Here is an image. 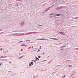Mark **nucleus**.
<instances>
[{
  "label": "nucleus",
  "instance_id": "obj_1",
  "mask_svg": "<svg viewBox=\"0 0 78 78\" xmlns=\"http://www.w3.org/2000/svg\"><path fill=\"white\" fill-rule=\"evenodd\" d=\"M31 33L30 32L29 33H27V34L22 33L21 34V35L22 36H26V35H28V34H30Z\"/></svg>",
  "mask_w": 78,
  "mask_h": 78
},
{
  "label": "nucleus",
  "instance_id": "obj_2",
  "mask_svg": "<svg viewBox=\"0 0 78 78\" xmlns=\"http://www.w3.org/2000/svg\"><path fill=\"white\" fill-rule=\"evenodd\" d=\"M23 22H22V21L21 23L20 24V26H21V27H24V24L25 23V20H23Z\"/></svg>",
  "mask_w": 78,
  "mask_h": 78
},
{
  "label": "nucleus",
  "instance_id": "obj_3",
  "mask_svg": "<svg viewBox=\"0 0 78 78\" xmlns=\"http://www.w3.org/2000/svg\"><path fill=\"white\" fill-rule=\"evenodd\" d=\"M49 16H52V17H55V14L54 13H52L49 14Z\"/></svg>",
  "mask_w": 78,
  "mask_h": 78
},
{
  "label": "nucleus",
  "instance_id": "obj_4",
  "mask_svg": "<svg viewBox=\"0 0 78 78\" xmlns=\"http://www.w3.org/2000/svg\"><path fill=\"white\" fill-rule=\"evenodd\" d=\"M58 34H62V35H64L65 34H64V33L63 32H58Z\"/></svg>",
  "mask_w": 78,
  "mask_h": 78
},
{
  "label": "nucleus",
  "instance_id": "obj_5",
  "mask_svg": "<svg viewBox=\"0 0 78 78\" xmlns=\"http://www.w3.org/2000/svg\"><path fill=\"white\" fill-rule=\"evenodd\" d=\"M49 39H52L53 40H58V39L57 38H53L49 37Z\"/></svg>",
  "mask_w": 78,
  "mask_h": 78
},
{
  "label": "nucleus",
  "instance_id": "obj_6",
  "mask_svg": "<svg viewBox=\"0 0 78 78\" xmlns=\"http://www.w3.org/2000/svg\"><path fill=\"white\" fill-rule=\"evenodd\" d=\"M60 15H61V14H59V13H58L57 14H55V17L56 16H59Z\"/></svg>",
  "mask_w": 78,
  "mask_h": 78
},
{
  "label": "nucleus",
  "instance_id": "obj_7",
  "mask_svg": "<svg viewBox=\"0 0 78 78\" xmlns=\"http://www.w3.org/2000/svg\"><path fill=\"white\" fill-rule=\"evenodd\" d=\"M35 58H36V59L37 60V61L39 60V58H38L36 56L35 57Z\"/></svg>",
  "mask_w": 78,
  "mask_h": 78
},
{
  "label": "nucleus",
  "instance_id": "obj_8",
  "mask_svg": "<svg viewBox=\"0 0 78 78\" xmlns=\"http://www.w3.org/2000/svg\"><path fill=\"white\" fill-rule=\"evenodd\" d=\"M75 14L78 15V10H76L75 12Z\"/></svg>",
  "mask_w": 78,
  "mask_h": 78
},
{
  "label": "nucleus",
  "instance_id": "obj_9",
  "mask_svg": "<svg viewBox=\"0 0 78 78\" xmlns=\"http://www.w3.org/2000/svg\"><path fill=\"white\" fill-rule=\"evenodd\" d=\"M30 63L32 66L33 65V64H34V62H31Z\"/></svg>",
  "mask_w": 78,
  "mask_h": 78
},
{
  "label": "nucleus",
  "instance_id": "obj_10",
  "mask_svg": "<svg viewBox=\"0 0 78 78\" xmlns=\"http://www.w3.org/2000/svg\"><path fill=\"white\" fill-rule=\"evenodd\" d=\"M47 11H48V10H44V11H43V13H44V12H46Z\"/></svg>",
  "mask_w": 78,
  "mask_h": 78
},
{
  "label": "nucleus",
  "instance_id": "obj_11",
  "mask_svg": "<svg viewBox=\"0 0 78 78\" xmlns=\"http://www.w3.org/2000/svg\"><path fill=\"white\" fill-rule=\"evenodd\" d=\"M41 40H47V39L44 38H42L41 39Z\"/></svg>",
  "mask_w": 78,
  "mask_h": 78
},
{
  "label": "nucleus",
  "instance_id": "obj_12",
  "mask_svg": "<svg viewBox=\"0 0 78 78\" xmlns=\"http://www.w3.org/2000/svg\"><path fill=\"white\" fill-rule=\"evenodd\" d=\"M26 42H30V40H26Z\"/></svg>",
  "mask_w": 78,
  "mask_h": 78
},
{
  "label": "nucleus",
  "instance_id": "obj_13",
  "mask_svg": "<svg viewBox=\"0 0 78 78\" xmlns=\"http://www.w3.org/2000/svg\"><path fill=\"white\" fill-rule=\"evenodd\" d=\"M41 49V48H39L38 50L37 51V53H38V52H39V51H41V50H40V49Z\"/></svg>",
  "mask_w": 78,
  "mask_h": 78
},
{
  "label": "nucleus",
  "instance_id": "obj_14",
  "mask_svg": "<svg viewBox=\"0 0 78 78\" xmlns=\"http://www.w3.org/2000/svg\"><path fill=\"white\" fill-rule=\"evenodd\" d=\"M34 61V62H36V60H32L31 61Z\"/></svg>",
  "mask_w": 78,
  "mask_h": 78
},
{
  "label": "nucleus",
  "instance_id": "obj_15",
  "mask_svg": "<svg viewBox=\"0 0 78 78\" xmlns=\"http://www.w3.org/2000/svg\"><path fill=\"white\" fill-rule=\"evenodd\" d=\"M31 66V63H29V67H30V66Z\"/></svg>",
  "mask_w": 78,
  "mask_h": 78
},
{
  "label": "nucleus",
  "instance_id": "obj_16",
  "mask_svg": "<svg viewBox=\"0 0 78 78\" xmlns=\"http://www.w3.org/2000/svg\"><path fill=\"white\" fill-rule=\"evenodd\" d=\"M38 26H40V27H43V26H42V25H41V24H38Z\"/></svg>",
  "mask_w": 78,
  "mask_h": 78
},
{
  "label": "nucleus",
  "instance_id": "obj_17",
  "mask_svg": "<svg viewBox=\"0 0 78 78\" xmlns=\"http://www.w3.org/2000/svg\"><path fill=\"white\" fill-rule=\"evenodd\" d=\"M41 56L40 55L38 56V58H41Z\"/></svg>",
  "mask_w": 78,
  "mask_h": 78
},
{
  "label": "nucleus",
  "instance_id": "obj_18",
  "mask_svg": "<svg viewBox=\"0 0 78 78\" xmlns=\"http://www.w3.org/2000/svg\"><path fill=\"white\" fill-rule=\"evenodd\" d=\"M19 42V43H21V42H23V41H20Z\"/></svg>",
  "mask_w": 78,
  "mask_h": 78
},
{
  "label": "nucleus",
  "instance_id": "obj_19",
  "mask_svg": "<svg viewBox=\"0 0 78 78\" xmlns=\"http://www.w3.org/2000/svg\"><path fill=\"white\" fill-rule=\"evenodd\" d=\"M69 67H72V65H69Z\"/></svg>",
  "mask_w": 78,
  "mask_h": 78
},
{
  "label": "nucleus",
  "instance_id": "obj_20",
  "mask_svg": "<svg viewBox=\"0 0 78 78\" xmlns=\"http://www.w3.org/2000/svg\"><path fill=\"white\" fill-rule=\"evenodd\" d=\"M25 46V44H23L21 45V46Z\"/></svg>",
  "mask_w": 78,
  "mask_h": 78
},
{
  "label": "nucleus",
  "instance_id": "obj_21",
  "mask_svg": "<svg viewBox=\"0 0 78 78\" xmlns=\"http://www.w3.org/2000/svg\"><path fill=\"white\" fill-rule=\"evenodd\" d=\"M24 56V55H23V56H20V58L21 59V58H23V57Z\"/></svg>",
  "mask_w": 78,
  "mask_h": 78
},
{
  "label": "nucleus",
  "instance_id": "obj_22",
  "mask_svg": "<svg viewBox=\"0 0 78 78\" xmlns=\"http://www.w3.org/2000/svg\"><path fill=\"white\" fill-rule=\"evenodd\" d=\"M65 77H66V75H65L64 76H62V78H65Z\"/></svg>",
  "mask_w": 78,
  "mask_h": 78
},
{
  "label": "nucleus",
  "instance_id": "obj_23",
  "mask_svg": "<svg viewBox=\"0 0 78 78\" xmlns=\"http://www.w3.org/2000/svg\"><path fill=\"white\" fill-rule=\"evenodd\" d=\"M74 19H78V16L77 17L75 18Z\"/></svg>",
  "mask_w": 78,
  "mask_h": 78
},
{
  "label": "nucleus",
  "instance_id": "obj_24",
  "mask_svg": "<svg viewBox=\"0 0 78 78\" xmlns=\"http://www.w3.org/2000/svg\"><path fill=\"white\" fill-rule=\"evenodd\" d=\"M4 32H1V33H0V34H3V33Z\"/></svg>",
  "mask_w": 78,
  "mask_h": 78
},
{
  "label": "nucleus",
  "instance_id": "obj_25",
  "mask_svg": "<svg viewBox=\"0 0 78 78\" xmlns=\"http://www.w3.org/2000/svg\"><path fill=\"white\" fill-rule=\"evenodd\" d=\"M0 50L1 51H3V49H2V48H1Z\"/></svg>",
  "mask_w": 78,
  "mask_h": 78
},
{
  "label": "nucleus",
  "instance_id": "obj_26",
  "mask_svg": "<svg viewBox=\"0 0 78 78\" xmlns=\"http://www.w3.org/2000/svg\"><path fill=\"white\" fill-rule=\"evenodd\" d=\"M50 9V7H49V8L47 9V10H49Z\"/></svg>",
  "mask_w": 78,
  "mask_h": 78
},
{
  "label": "nucleus",
  "instance_id": "obj_27",
  "mask_svg": "<svg viewBox=\"0 0 78 78\" xmlns=\"http://www.w3.org/2000/svg\"><path fill=\"white\" fill-rule=\"evenodd\" d=\"M60 8H61V7H59L57 8V9H60Z\"/></svg>",
  "mask_w": 78,
  "mask_h": 78
},
{
  "label": "nucleus",
  "instance_id": "obj_28",
  "mask_svg": "<svg viewBox=\"0 0 78 78\" xmlns=\"http://www.w3.org/2000/svg\"><path fill=\"white\" fill-rule=\"evenodd\" d=\"M24 47H27V45L25 44H24Z\"/></svg>",
  "mask_w": 78,
  "mask_h": 78
},
{
  "label": "nucleus",
  "instance_id": "obj_29",
  "mask_svg": "<svg viewBox=\"0 0 78 78\" xmlns=\"http://www.w3.org/2000/svg\"><path fill=\"white\" fill-rule=\"evenodd\" d=\"M40 49H41V48H42V46H40Z\"/></svg>",
  "mask_w": 78,
  "mask_h": 78
},
{
  "label": "nucleus",
  "instance_id": "obj_30",
  "mask_svg": "<svg viewBox=\"0 0 78 78\" xmlns=\"http://www.w3.org/2000/svg\"><path fill=\"white\" fill-rule=\"evenodd\" d=\"M18 59H21L20 58V57L18 58Z\"/></svg>",
  "mask_w": 78,
  "mask_h": 78
},
{
  "label": "nucleus",
  "instance_id": "obj_31",
  "mask_svg": "<svg viewBox=\"0 0 78 78\" xmlns=\"http://www.w3.org/2000/svg\"><path fill=\"white\" fill-rule=\"evenodd\" d=\"M38 76H35L34 77V78H36V77H37Z\"/></svg>",
  "mask_w": 78,
  "mask_h": 78
},
{
  "label": "nucleus",
  "instance_id": "obj_32",
  "mask_svg": "<svg viewBox=\"0 0 78 78\" xmlns=\"http://www.w3.org/2000/svg\"><path fill=\"white\" fill-rule=\"evenodd\" d=\"M50 62H51V61H50L48 63H49V64H50Z\"/></svg>",
  "mask_w": 78,
  "mask_h": 78
},
{
  "label": "nucleus",
  "instance_id": "obj_33",
  "mask_svg": "<svg viewBox=\"0 0 78 78\" xmlns=\"http://www.w3.org/2000/svg\"><path fill=\"white\" fill-rule=\"evenodd\" d=\"M3 30V29H0V31H2Z\"/></svg>",
  "mask_w": 78,
  "mask_h": 78
},
{
  "label": "nucleus",
  "instance_id": "obj_34",
  "mask_svg": "<svg viewBox=\"0 0 78 78\" xmlns=\"http://www.w3.org/2000/svg\"><path fill=\"white\" fill-rule=\"evenodd\" d=\"M42 54L44 55H45V53H44V52H43Z\"/></svg>",
  "mask_w": 78,
  "mask_h": 78
},
{
  "label": "nucleus",
  "instance_id": "obj_35",
  "mask_svg": "<svg viewBox=\"0 0 78 78\" xmlns=\"http://www.w3.org/2000/svg\"><path fill=\"white\" fill-rule=\"evenodd\" d=\"M1 57H2V58H4V57L3 56H1Z\"/></svg>",
  "mask_w": 78,
  "mask_h": 78
},
{
  "label": "nucleus",
  "instance_id": "obj_36",
  "mask_svg": "<svg viewBox=\"0 0 78 78\" xmlns=\"http://www.w3.org/2000/svg\"><path fill=\"white\" fill-rule=\"evenodd\" d=\"M50 57V56H48L47 57V58H48Z\"/></svg>",
  "mask_w": 78,
  "mask_h": 78
},
{
  "label": "nucleus",
  "instance_id": "obj_37",
  "mask_svg": "<svg viewBox=\"0 0 78 78\" xmlns=\"http://www.w3.org/2000/svg\"><path fill=\"white\" fill-rule=\"evenodd\" d=\"M9 73H11V71H9Z\"/></svg>",
  "mask_w": 78,
  "mask_h": 78
},
{
  "label": "nucleus",
  "instance_id": "obj_38",
  "mask_svg": "<svg viewBox=\"0 0 78 78\" xmlns=\"http://www.w3.org/2000/svg\"><path fill=\"white\" fill-rule=\"evenodd\" d=\"M64 46H63L62 47H61V48H63V47H64Z\"/></svg>",
  "mask_w": 78,
  "mask_h": 78
},
{
  "label": "nucleus",
  "instance_id": "obj_39",
  "mask_svg": "<svg viewBox=\"0 0 78 78\" xmlns=\"http://www.w3.org/2000/svg\"><path fill=\"white\" fill-rule=\"evenodd\" d=\"M9 63H10V64H11V62H9Z\"/></svg>",
  "mask_w": 78,
  "mask_h": 78
},
{
  "label": "nucleus",
  "instance_id": "obj_40",
  "mask_svg": "<svg viewBox=\"0 0 78 78\" xmlns=\"http://www.w3.org/2000/svg\"><path fill=\"white\" fill-rule=\"evenodd\" d=\"M2 58V56H1V57H0V59H1V58Z\"/></svg>",
  "mask_w": 78,
  "mask_h": 78
},
{
  "label": "nucleus",
  "instance_id": "obj_41",
  "mask_svg": "<svg viewBox=\"0 0 78 78\" xmlns=\"http://www.w3.org/2000/svg\"><path fill=\"white\" fill-rule=\"evenodd\" d=\"M2 64H1V63H0V66H1Z\"/></svg>",
  "mask_w": 78,
  "mask_h": 78
},
{
  "label": "nucleus",
  "instance_id": "obj_42",
  "mask_svg": "<svg viewBox=\"0 0 78 78\" xmlns=\"http://www.w3.org/2000/svg\"><path fill=\"white\" fill-rule=\"evenodd\" d=\"M73 75V74H72L71 75V76H72Z\"/></svg>",
  "mask_w": 78,
  "mask_h": 78
},
{
  "label": "nucleus",
  "instance_id": "obj_43",
  "mask_svg": "<svg viewBox=\"0 0 78 78\" xmlns=\"http://www.w3.org/2000/svg\"><path fill=\"white\" fill-rule=\"evenodd\" d=\"M63 50V49H61V50Z\"/></svg>",
  "mask_w": 78,
  "mask_h": 78
},
{
  "label": "nucleus",
  "instance_id": "obj_44",
  "mask_svg": "<svg viewBox=\"0 0 78 78\" xmlns=\"http://www.w3.org/2000/svg\"><path fill=\"white\" fill-rule=\"evenodd\" d=\"M69 10H67V12H69Z\"/></svg>",
  "mask_w": 78,
  "mask_h": 78
},
{
  "label": "nucleus",
  "instance_id": "obj_45",
  "mask_svg": "<svg viewBox=\"0 0 78 78\" xmlns=\"http://www.w3.org/2000/svg\"><path fill=\"white\" fill-rule=\"evenodd\" d=\"M0 11H3V10H0Z\"/></svg>",
  "mask_w": 78,
  "mask_h": 78
},
{
  "label": "nucleus",
  "instance_id": "obj_46",
  "mask_svg": "<svg viewBox=\"0 0 78 78\" xmlns=\"http://www.w3.org/2000/svg\"><path fill=\"white\" fill-rule=\"evenodd\" d=\"M59 23H57V25H59Z\"/></svg>",
  "mask_w": 78,
  "mask_h": 78
},
{
  "label": "nucleus",
  "instance_id": "obj_47",
  "mask_svg": "<svg viewBox=\"0 0 78 78\" xmlns=\"http://www.w3.org/2000/svg\"><path fill=\"white\" fill-rule=\"evenodd\" d=\"M46 61V60H44V61Z\"/></svg>",
  "mask_w": 78,
  "mask_h": 78
},
{
  "label": "nucleus",
  "instance_id": "obj_48",
  "mask_svg": "<svg viewBox=\"0 0 78 78\" xmlns=\"http://www.w3.org/2000/svg\"><path fill=\"white\" fill-rule=\"evenodd\" d=\"M27 69H28V68H29V67H27Z\"/></svg>",
  "mask_w": 78,
  "mask_h": 78
},
{
  "label": "nucleus",
  "instance_id": "obj_49",
  "mask_svg": "<svg viewBox=\"0 0 78 78\" xmlns=\"http://www.w3.org/2000/svg\"><path fill=\"white\" fill-rule=\"evenodd\" d=\"M33 78H35V77H34H34H33Z\"/></svg>",
  "mask_w": 78,
  "mask_h": 78
}]
</instances>
